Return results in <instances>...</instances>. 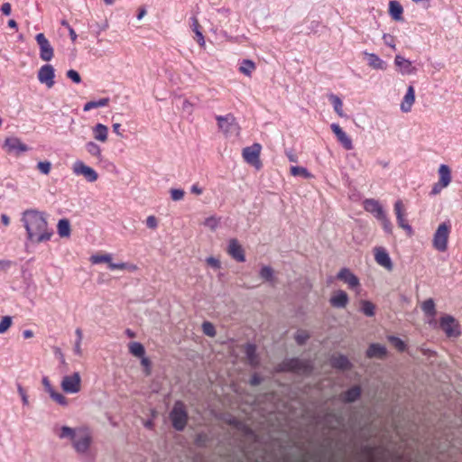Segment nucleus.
<instances>
[{"mask_svg": "<svg viewBox=\"0 0 462 462\" xmlns=\"http://www.w3.org/2000/svg\"><path fill=\"white\" fill-rule=\"evenodd\" d=\"M216 120L217 121L218 128L226 137H237L240 134V125L233 114L217 116Z\"/></svg>", "mask_w": 462, "mask_h": 462, "instance_id": "4", "label": "nucleus"}, {"mask_svg": "<svg viewBox=\"0 0 462 462\" xmlns=\"http://www.w3.org/2000/svg\"><path fill=\"white\" fill-rule=\"evenodd\" d=\"M330 128L334 134L337 137V140L341 143V145L347 151H350L354 148L351 138L346 134V132L337 125L332 124Z\"/></svg>", "mask_w": 462, "mask_h": 462, "instance_id": "16", "label": "nucleus"}, {"mask_svg": "<svg viewBox=\"0 0 462 462\" xmlns=\"http://www.w3.org/2000/svg\"><path fill=\"white\" fill-rule=\"evenodd\" d=\"M208 440L207 434L199 433L197 435L195 442L198 446L202 447L206 445V441Z\"/></svg>", "mask_w": 462, "mask_h": 462, "instance_id": "55", "label": "nucleus"}, {"mask_svg": "<svg viewBox=\"0 0 462 462\" xmlns=\"http://www.w3.org/2000/svg\"><path fill=\"white\" fill-rule=\"evenodd\" d=\"M91 443V436L88 431L81 430L77 435V439H74L73 445L75 449L79 453L86 452Z\"/></svg>", "mask_w": 462, "mask_h": 462, "instance_id": "14", "label": "nucleus"}, {"mask_svg": "<svg viewBox=\"0 0 462 462\" xmlns=\"http://www.w3.org/2000/svg\"><path fill=\"white\" fill-rule=\"evenodd\" d=\"M261 149L262 146L259 143H254L251 146L244 148L242 152L244 160L247 163L260 169L262 166L260 162Z\"/></svg>", "mask_w": 462, "mask_h": 462, "instance_id": "9", "label": "nucleus"}, {"mask_svg": "<svg viewBox=\"0 0 462 462\" xmlns=\"http://www.w3.org/2000/svg\"><path fill=\"white\" fill-rule=\"evenodd\" d=\"M67 77L70 79L75 83H80L81 82V77L79 74L78 71L74 69H69L67 71Z\"/></svg>", "mask_w": 462, "mask_h": 462, "instance_id": "52", "label": "nucleus"}, {"mask_svg": "<svg viewBox=\"0 0 462 462\" xmlns=\"http://www.w3.org/2000/svg\"><path fill=\"white\" fill-rule=\"evenodd\" d=\"M374 251L375 262L386 270L392 271L393 266L387 251L383 247H375Z\"/></svg>", "mask_w": 462, "mask_h": 462, "instance_id": "18", "label": "nucleus"}, {"mask_svg": "<svg viewBox=\"0 0 462 462\" xmlns=\"http://www.w3.org/2000/svg\"><path fill=\"white\" fill-rule=\"evenodd\" d=\"M383 40L384 42V43L386 45H388L389 47H391L392 49L395 50L396 49V45H395V39L393 36H392L391 34H383Z\"/></svg>", "mask_w": 462, "mask_h": 462, "instance_id": "53", "label": "nucleus"}, {"mask_svg": "<svg viewBox=\"0 0 462 462\" xmlns=\"http://www.w3.org/2000/svg\"><path fill=\"white\" fill-rule=\"evenodd\" d=\"M261 382L262 379L257 374H254L250 379V383L254 386L260 384Z\"/></svg>", "mask_w": 462, "mask_h": 462, "instance_id": "62", "label": "nucleus"}, {"mask_svg": "<svg viewBox=\"0 0 462 462\" xmlns=\"http://www.w3.org/2000/svg\"><path fill=\"white\" fill-rule=\"evenodd\" d=\"M227 254L236 262L244 263L245 261V250L236 238L229 240Z\"/></svg>", "mask_w": 462, "mask_h": 462, "instance_id": "15", "label": "nucleus"}, {"mask_svg": "<svg viewBox=\"0 0 462 462\" xmlns=\"http://www.w3.org/2000/svg\"><path fill=\"white\" fill-rule=\"evenodd\" d=\"M378 220L381 222L383 228L386 233H393V225L386 214L380 217Z\"/></svg>", "mask_w": 462, "mask_h": 462, "instance_id": "47", "label": "nucleus"}, {"mask_svg": "<svg viewBox=\"0 0 462 462\" xmlns=\"http://www.w3.org/2000/svg\"><path fill=\"white\" fill-rule=\"evenodd\" d=\"M366 355L368 357H383L386 355V348L380 344H372L368 347Z\"/></svg>", "mask_w": 462, "mask_h": 462, "instance_id": "31", "label": "nucleus"}, {"mask_svg": "<svg viewBox=\"0 0 462 462\" xmlns=\"http://www.w3.org/2000/svg\"><path fill=\"white\" fill-rule=\"evenodd\" d=\"M141 358H142L141 364L145 368V374L150 375L151 374V361L144 356Z\"/></svg>", "mask_w": 462, "mask_h": 462, "instance_id": "56", "label": "nucleus"}, {"mask_svg": "<svg viewBox=\"0 0 462 462\" xmlns=\"http://www.w3.org/2000/svg\"><path fill=\"white\" fill-rule=\"evenodd\" d=\"M310 338V334L306 330H298L295 334V340L299 345H303Z\"/></svg>", "mask_w": 462, "mask_h": 462, "instance_id": "44", "label": "nucleus"}, {"mask_svg": "<svg viewBox=\"0 0 462 462\" xmlns=\"http://www.w3.org/2000/svg\"><path fill=\"white\" fill-rule=\"evenodd\" d=\"M439 182L444 186H448L451 182V171L450 168L446 164H441L438 171Z\"/></svg>", "mask_w": 462, "mask_h": 462, "instance_id": "26", "label": "nucleus"}, {"mask_svg": "<svg viewBox=\"0 0 462 462\" xmlns=\"http://www.w3.org/2000/svg\"><path fill=\"white\" fill-rule=\"evenodd\" d=\"M290 171L292 176H300L305 179H310L312 177L311 173H310L309 171L304 167L291 166Z\"/></svg>", "mask_w": 462, "mask_h": 462, "instance_id": "41", "label": "nucleus"}, {"mask_svg": "<svg viewBox=\"0 0 462 462\" xmlns=\"http://www.w3.org/2000/svg\"><path fill=\"white\" fill-rule=\"evenodd\" d=\"M170 419L172 424V427L179 431H181L185 429L189 415L186 410V405L181 401H177L172 410L170 412Z\"/></svg>", "mask_w": 462, "mask_h": 462, "instance_id": "3", "label": "nucleus"}, {"mask_svg": "<svg viewBox=\"0 0 462 462\" xmlns=\"http://www.w3.org/2000/svg\"><path fill=\"white\" fill-rule=\"evenodd\" d=\"M421 310L428 317L433 318L435 317L437 311L435 308V302L432 299H428L421 303Z\"/></svg>", "mask_w": 462, "mask_h": 462, "instance_id": "33", "label": "nucleus"}, {"mask_svg": "<svg viewBox=\"0 0 462 462\" xmlns=\"http://www.w3.org/2000/svg\"><path fill=\"white\" fill-rule=\"evenodd\" d=\"M393 210L396 216V220L399 227L405 230L409 236H411L413 233L412 227L406 218V208L403 202L401 199L395 201Z\"/></svg>", "mask_w": 462, "mask_h": 462, "instance_id": "7", "label": "nucleus"}, {"mask_svg": "<svg viewBox=\"0 0 462 462\" xmlns=\"http://www.w3.org/2000/svg\"><path fill=\"white\" fill-rule=\"evenodd\" d=\"M63 24H66L68 25L69 27V36H70V39L73 42H76L77 38H78V35L76 33V32L74 31L73 28H71L67 23H63Z\"/></svg>", "mask_w": 462, "mask_h": 462, "instance_id": "63", "label": "nucleus"}, {"mask_svg": "<svg viewBox=\"0 0 462 462\" xmlns=\"http://www.w3.org/2000/svg\"><path fill=\"white\" fill-rule=\"evenodd\" d=\"M245 355L249 364L252 366H256L259 363L258 356L256 355V346L253 344H247L245 346Z\"/></svg>", "mask_w": 462, "mask_h": 462, "instance_id": "32", "label": "nucleus"}, {"mask_svg": "<svg viewBox=\"0 0 462 462\" xmlns=\"http://www.w3.org/2000/svg\"><path fill=\"white\" fill-rule=\"evenodd\" d=\"M368 65L374 69H385L386 63L376 54L365 52Z\"/></svg>", "mask_w": 462, "mask_h": 462, "instance_id": "25", "label": "nucleus"}, {"mask_svg": "<svg viewBox=\"0 0 462 462\" xmlns=\"http://www.w3.org/2000/svg\"><path fill=\"white\" fill-rule=\"evenodd\" d=\"M361 310L365 316L373 317L374 315L375 306L369 300H362Z\"/></svg>", "mask_w": 462, "mask_h": 462, "instance_id": "42", "label": "nucleus"}, {"mask_svg": "<svg viewBox=\"0 0 462 462\" xmlns=\"http://www.w3.org/2000/svg\"><path fill=\"white\" fill-rule=\"evenodd\" d=\"M202 331L205 335L208 337H215L216 336V329L212 323L208 321H205L202 324Z\"/></svg>", "mask_w": 462, "mask_h": 462, "instance_id": "46", "label": "nucleus"}, {"mask_svg": "<svg viewBox=\"0 0 462 462\" xmlns=\"http://www.w3.org/2000/svg\"><path fill=\"white\" fill-rule=\"evenodd\" d=\"M330 304L335 308H345L348 302V296L344 291H337L330 298Z\"/></svg>", "mask_w": 462, "mask_h": 462, "instance_id": "23", "label": "nucleus"}, {"mask_svg": "<svg viewBox=\"0 0 462 462\" xmlns=\"http://www.w3.org/2000/svg\"><path fill=\"white\" fill-rule=\"evenodd\" d=\"M48 393L51 399L61 406H67L69 404L68 399L60 393L54 391L52 388L48 390Z\"/></svg>", "mask_w": 462, "mask_h": 462, "instance_id": "38", "label": "nucleus"}, {"mask_svg": "<svg viewBox=\"0 0 462 462\" xmlns=\"http://www.w3.org/2000/svg\"><path fill=\"white\" fill-rule=\"evenodd\" d=\"M61 389L66 393H77L81 390V377L78 372L66 375L60 383Z\"/></svg>", "mask_w": 462, "mask_h": 462, "instance_id": "8", "label": "nucleus"}, {"mask_svg": "<svg viewBox=\"0 0 462 462\" xmlns=\"http://www.w3.org/2000/svg\"><path fill=\"white\" fill-rule=\"evenodd\" d=\"M218 223L219 221L217 218H216L215 217H209L206 218L204 225L211 229H215L217 226Z\"/></svg>", "mask_w": 462, "mask_h": 462, "instance_id": "54", "label": "nucleus"}, {"mask_svg": "<svg viewBox=\"0 0 462 462\" xmlns=\"http://www.w3.org/2000/svg\"><path fill=\"white\" fill-rule=\"evenodd\" d=\"M445 188H447V186H444L442 183L438 181L433 185L432 189L430 191V195H438Z\"/></svg>", "mask_w": 462, "mask_h": 462, "instance_id": "58", "label": "nucleus"}, {"mask_svg": "<svg viewBox=\"0 0 462 462\" xmlns=\"http://www.w3.org/2000/svg\"><path fill=\"white\" fill-rule=\"evenodd\" d=\"M109 103L108 97L101 98L97 101H89L84 105L83 110L85 112L90 111L94 108L106 106Z\"/></svg>", "mask_w": 462, "mask_h": 462, "instance_id": "34", "label": "nucleus"}, {"mask_svg": "<svg viewBox=\"0 0 462 462\" xmlns=\"http://www.w3.org/2000/svg\"><path fill=\"white\" fill-rule=\"evenodd\" d=\"M361 394V388L354 386L341 394V399L345 402H352L359 398Z\"/></svg>", "mask_w": 462, "mask_h": 462, "instance_id": "27", "label": "nucleus"}, {"mask_svg": "<svg viewBox=\"0 0 462 462\" xmlns=\"http://www.w3.org/2000/svg\"><path fill=\"white\" fill-rule=\"evenodd\" d=\"M388 341L400 352H403L406 349V344L401 338L395 336H389Z\"/></svg>", "mask_w": 462, "mask_h": 462, "instance_id": "43", "label": "nucleus"}, {"mask_svg": "<svg viewBox=\"0 0 462 462\" xmlns=\"http://www.w3.org/2000/svg\"><path fill=\"white\" fill-rule=\"evenodd\" d=\"M337 278L346 283L350 289L360 285L359 279L347 268H342L338 272Z\"/></svg>", "mask_w": 462, "mask_h": 462, "instance_id": "19", "label": "nucleus"}, {"mask_svg": "<svg viewBox=\"0 0 462 462\" xmlns=\"http://www.w3.org/2000/svg\"><path fill=\"white\" fill-rule=\"evenodd\" d=\"M40 47V57L44 61H49L53 58L54 52L49 40L43 33H38L35 37Z\"/></svg>", "mask_w": 462, "mask_h": 462, "instance_id": "12", "label": "nucleus"}, {"mask_svg": "<svg viewBox=\"0 0 462 462\" xmlns=\"http://www.w3.org/2000/svg\"><path fill=\"white\" fill-rule=\"evenodd\" d=\"M1 11L5 15H9L12 11L11 5L9 3H4L1 6Z\"/></svg>", "mask_w": 462, "mask_h": 462, "instance_id": "61", "label": "nucleus"}, {"mask_svg": "<svg viewBox=\"0 0 462 462\" xmlns=\"http://www.w3.org/2000/svg\"><path fill=\"white\" fill-rule=\"evenodd\" d=\"M18 393H19V394H20V395H21V397H22L23 403L24 405H27V404L29 403V402H28V396H27V394H26L25 391L23 390V388L21 385H19V386H18Z\"/></svg>", "mask_w": 462, "mask_h": 462, "instance_id": "60", "label": "nucleus"}, {"mask_svg": "<svg viewBox=\"0 0 462 462\" xmlns=\"http://www.w3.org/2000/svg\"><path fill=\"white\" fill-rule=\"evenodd\" d=\"M54 69L50 64L42 66L38 71L39 81L45 84L49 88L54 86Z\"/></svg>", "mask_w": 462, "mask_h": 462, "instance_id": "13", "label": "nucleus"}, {"mask_svg": "<svg viewBox=\"0 0 462 462\" xmlns=\"http://www.w3.org/2000/svg\"><path fill=\"white\" fill-rule=\"evenodd\" d=\"M171 198L173 201H179L183 199L185 191L181 189H171L170 190Z\"/></svg>", "mask_w": 462, "mask_h": 462, "instance_id": "48", "label": "nucleus"}, {"mask_svg": "<svg viewBox=\"0 0 462 462\" xmlns=\"http://www.w3.org/2000/svg\"><path fill=\"white\" fill-rule=\"evenodd\" d=\"M22 221L31 242L39 244L51 240L53 231L49 228L42 212L34 209L26 210L23 214Z\"/></svg>", "mask_w": 462, "mask_h": 462, "instance_id": "1", "label": "nucleus"}, {"mask_svg": "<svg viewBox=\"0 0 462 462\" xmlns=\"http://www.w3.org/2000/svg\"><path fill=\"white\" fill-rule=\"evenodd\" d=\"M129 352L136 357H143L145 354L144 346L139 342H131L128 345Z\"/></svg>", "mask_w": 462, "mask_h": 462, "instance_id": "35", "label": "nucleus"}, {"mask_svg": "<svg viewBox=\"0 0 462 462\" xmlns=\"http://www.w3.org/2000/svg\"><path fill=\"white\" fill-rule=\"evenodd\" d=\"M85 147H86L87 152L90 155H92L97 159H101V148L96 143H94L92 141L88 142L86 143Z\"/></svg>", "mask_w": 462, "mask_h": 462, "instance_id": "40", "label": "nucleus"}, {"mask_svg": "<svg viewBox=\"0 0 462 462\" xmlns=\"http://www.w3.org/2000/svg\"><path fill=\"white\" fill-rule=\"evenodd\" d=\"M312 365L310 361L291 358L281 363L277 367V371L292 372L298 374H310L312 372Z\"/></svg>", "mask_w": 462, "mask_h": 462, "instance_id": "2", "label": "nucleus"}, {"mask_svg": "<svg viewBox=\"0 0 462 462\" xmlns=\"http://www.w3.org/2000/svg\"><path fill=\"white\" fill-rule=\"evenodd\" d=\"M255 64L251 60H244L239 67V71L244 75L251 77L253 71L255 69Z\"/></svg>", "mask_w": 462, "mask_h": 462, "instance_id": "37", "label": "nucleus"}, {"mask_svg": "<svg viewBox=\"0 0 462 462\" xmlns=\"http://www.w3.org/2000/svg\"><path fill=\"white\" fill-rule=\"evenodd\" d=\"M4 147L8 152H16L17 153L28 151L26 144L23 143L19 138L10 137L5 141Z\"/></svg>", "mask_w": 462, "mask_h": 462, "instance_id": "21", "label": "nucleus"}, {"mask_svg": "<svg viewBox=\"0 0 462 462\" xmlns=\"http://www.w3.org/2000/svg\"><path fill=\"white\" fill-rule=\"evenodd\" d=\"M60 438H70L71 439H74L75 438V431L73 429L63 426L60 430Z\"/></svg>", "mask_w": 462, "mask_h": 462, "instance_id": "49", "label": "nucleus"}, {"mask_svg": "<svg viewBox=\"0 0 462 462\" xmlns=\"http://www.w3.org/2000/svg\"><path fill=\"white\" fill-rule=\"evenodd\" d=\"M58 233L61 237H68L70 235V224L68 219H60L58 222Z\"/></svg>", "mask_w": 462, "mask_h": 462, "instance_id": "36", "label": "nucleus"}, {"mask_svg": "<svg viewBox=\"0 0 462 462\" xmlns=\"http://www.w3.org/2000/svg\"><path fill=\"white\" fill-rule=\"evenodd\" d=\"M389 13L393 20L400 21L402 19L403 8L399 2L393 0L389 3Z\"/></svg>", "mask_w": 462, "mask_h": 462, "instance_id": "28", "label": "nucleus"}, {"mask_svg": "<svg viewBox=\"0 0 462 462\" xmlns=\"http://www.w3.org/2000/svg\"><path fill=\"white\" fill-rule=\"evenodd\" d=\"M146 226L149 228L155 229L158 226L157 218L154 216H149L146 218Z\"/></svg>", "mask_w": 462, "mask_h": 462, "instance_id": "57", "label": "nucleus"}, {"mask_svg": "<svg viewBox=\"0 0 462 462\" xmlns=\"http://www.w3.org/2000/svg\"><path fill=\"white\" fill-rule=\"evenodd\" d=\"M439 326L448 337H456L460 335L459 326L452 316H443L440 319Z\"/></svg>", "mask_w": 462, "mask_h": 462, "instance_id": "11", "label": "nucleus"}, {"mask_svg": "<svg viewBox=\"0 0 462 462\" xmlns=\"http://www.w3.org/2000/svg\"><path fill=\"white\" fill-rule=\"evenodd\" d=\"M394 64L398 69V71L402 75H411L416 73L417 69L412 65L411 61L405 59L401 55H396L394 58Z\"/></svg>", "mask_w": 462, "mask_h": 462, "instance_id": "17", "label": "nucleus"}, {"mask_svg": "<svg viewBox=\"0 0 462 462\" xmlns=\"http://www.w3.org/2000/svg\"><path fill=\"white\" fill-rule=\"evenodd\" d=\"M450 231L451 225L449 222H443L438 226L432 240L433 247L436 250L445 252L448 249Z\"/></svg>", "mask_w": 462, "mask_h": 462, "instance_id": "5", "label": "nucleus"}, {"mask_svg": "<svg viewBox=\"0 0 462 462\" xmlns=\"http://www.w3.org/2000/svg\"><path fill=\"white\" fill-rule=\"evenodd\" d=\"M329 100L331 102V104L333 105L334 106V110L335 112L340 116V117H343L345 115H344V112H343V103H342V100L336 95H330L329 96Z\"/></svg>", "mask_w": 462, "mask_h": 462, "instance_id": "39", "label": "nucleus"}, {"mask_svg": "<svg viewBox=\"0 0 462 462\" xmlns=\"http://www.w3.org/2000/svg\"><path fill=\"white\" fill-rule=\"evenodd\" d=\"M37 169L43 174L48 175L51 169V164L50 162H40L37 164Z\"/></svg>", "mask_w": 462, "mask_h": 462, "instance_id": "50", "label": "nucleus"}, {"mask_svg": "<svg viewBox=\"0 0 462 462\" xmlns=\"http://www.w3.org/2000/svg\"><path fill=\"white\" fill-rule=\"evenodd\" d=\"M260 275L263 279L266 280V281H271L273 279V271L271 267L269 266H263L262 269H261V272H260Z\"/></svg>", "mask_w": 462, "mask_h": 462, "instance_id": "51", "label": "nucleus"}, {"mask_svg": "<svg viewBox=\"0 0 462 462\" xmlns=\"http://www.w3.org/2000/svg\"><path fill=\"white\" fill-rule=\"evenodd\" d=\"M72 170L74 174L83 176L89 182H94L98 179L97 172L81 161L75 162Z\"/></svg>", "mask_w": 462, "mask_h": 462, "instance_id": "10", "label": "nucleus"}, {"mask_svg": "<svg viewBox=\"0 0 462 462\" xmlns=\"http://www.w3.org/2000/svg\"><path fill=\"white\" fill-rule=\"evenodd\" d=\"M330 363L333 367L342 370H346L350 366L348 359L342 355L333 356L330 359Z\"/></svg>", "mask_w": 462, "mask_h": 462, "instance_id": "30", "label": "nucleus"}, {"mask_svg": "<svg viewBox=\"0 0 462 462\" xmlns=\"http://www.w3.org/2000/svg\"><path fill=\"white\" fill-rule=\"evenodd\" d=\"M92 263L97 264L101 263H106L110 270H129L134 272L137 270V266L134 264H129L126 263H112V257L109 254H95L90 257Z\"/></svg>", "mask_w": 462, "mask_h": 462, "instance_id": "6", "label": "nucleus"}, {"mask_svg": "<svg viewBox=\"0 0 462 462\" xmlns=\"http://www.w3.org/2000/svg\"><path fill=\"white\" fill-rule=\"evenodd\" d=\"M415 102V90L412 86H409L407 92L403 97L401 103V110L404 113H408L411 110L412 105Z\"/></svg>", "mask_w": 462, "mask_h": 462, "instance_id": "22", "label": "nucleus"}, {"mask_svg": "<svg viewBox=\"0 0 462 462\" xmlns=\"http://www.w3.org/2000/svg\"><path fill=\"white\" fill-rule=\"evenodd\" d=\"M74 353L79 356L82 355L81 342H79V341L75 342Z\"/></svg>", "mask_w": 462, "mask_h": 462, "instance_id": "64", "label": "nucleus"}, {"mask_svg": "<svg viewBox=\"0 0 462 462\" xmlns=\"http://www.w3.org/2000/svg\"><path fill=\"white\" fill-rule=\"evenodd\" d=\"M191 20V29L192 31L194 32V33L196 34V41L198 42V43L200 45V46H204L205 45V39H204V36L202 34V32H201V26L199 23V20L196 16H193L190 18Z\"/></svg>", "mask_w": 462, "mask_h": 462, "instance_id": "29", "label": "nucleus"}, {"mask_svg": "<svg viewBox=\"0 0 462 462\" xmlns=\"http://www.w3.org/2000/svg\"><path fill=\"white\" fill-rule=\"evenodd\" d=\"M93 137L97 141L106 143L108 138V128L105 125L98 123L92 128Z\"/></svg>", "mask_w": 462, "mask_h": 462, "instance_id": "24", "label": "nucleus"}, {"mask_svg": "<svg viewBox=\"0 0 462 462\" xmlns=\"http://www.w3.org/2000/svg\"><path fill=\"white\" fill-rule=\"evenodd\" d=\"M12 326V318L10 316H5L0 321V334L5 333Z\"/></svg>", "mask_w": 462, "mask_h": 462, "instance_id": "45", "label": "nucleus"}, {"mask_svg": "<svg viewBox=\"0 0 462 462\" xmlns=\"http://www.w3.org/2000/svg\"><path fill=\"white\" fill-rule=\"evenodd\" d=\"M206 262L209 266H211L215 269L220 268V262H219V260L216 259L215 257H212V256L208 257Z\"/></svg>", "mask_w": 462, "mask_h": 462, "instance_id": "59", "label": "nucleus"}, {"mask_svg": "<svg viewBox=\"0 0 462 462\" xmlns=\"http://www.w3.org/2000/svg\"><path fill=\"white\" fill-rule=\"evenodd\" d=\"M364 208L365 211L373 214L376 219L386 214L380 202L374 199H365L364 201Z\"/></svg>", "mask_w": 462, "mask_h": 462, "instance_id": "20", "label": "nucleus"}]
</instances>
